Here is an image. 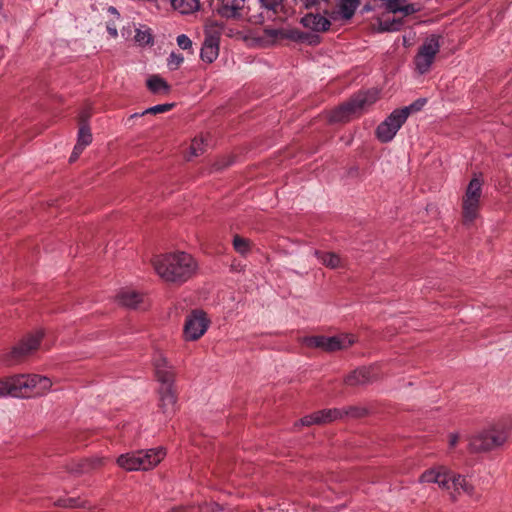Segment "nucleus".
Listing matches in <instances>:
<instances>
[{
  "instance_id": "obj_1",
  "label": "nucleus",
  "mask_w": 512,
  "mask_h": 512,
  "mask_svg": "<svg viewBox=\"0 0 512 512\" xmlns=\"http://www.w3.org/2000/svg\"><path fill=\"white\" fill-rule=\"evenodd\" d=\"M151 262L156 274L167 283L183 284L198 270L196 259L183 251L157 255Z\"/></svg>"
},
{
  "instance_id": "obj_2",
  "label": "nucleus",
  "mask_w": 512,
  "mask_h": 512,
  "mask_svg": "<svg viewBox=\"0 0 512 512\" xmlns=\"http://www.w3.org/2000/svg\"><path fill=\"white\" fill-rule=\"evenodd\" d=\"M420 482L438 484L454 500L462 493L470 497L476 496L474 487L464 476L453 472L445 466H436L426 470L421 475Z\"/></svg>"
},
{
  "instance_id": "obj_3",
  "label": "nucleus",
  "mask_w": 512,
  "mask_h": 512,
  "mask_svg": "<svg viewBox=\"0 0 512 512\" xmlns=\"http://www.w3.org/2000/svg\"><path fill=\"white\" fill-rule=\"evenodd\" d=\"M511 422L500 420L477 432L469 439V447L473 452H484L503 445L511 432Z\"/></svg>"
},
{
  "instance_id": "obj_4",
  "label": "nucleus",
  "mask_w": 512,
  "mask_h": 512,
  "mask_svg": "<svg viewBox=\"0 0 512 512\" xmlns=\"http://www.w3.org/2000/svg\"><path fill=\"white\" fill-rule=\"evenodd\" d=\"M166 456L163 447L129 451L116 458V464L126 472L148 471L156 467Z\"/></svg>"
},
{
  "instance_id": "obj_5",
  "label": "nucleus",
  "mask_w": 512,
  "mask_h": 512,
  "mask_svg": "<svg viewBox=\"0 0 512 512\" xmlns=\"http://www.w3.org/2000/svg\"><path fill=\"white\" fill-rule=\"evenodd\" d=\"M13 397L29 398L47 394L52 388V381L38 374H18L11 376Z\"/></svg>"
},
{
  "instance_id": "obj_6",
  "label": "nucleus",
  "mask_w": 512,
  "mask_h": 512,
  "mask_svg": "<svg viewBox=\"0 0 512 512\" xmlns=\"http://www.w3.org/2000/svg\"><path fill=\"white\" fill-rule=\"evenodd\" d=\"M379 97L377 89L360 92L351 98L350 101L332 111L329 116L331 122H346L354 116L361 114L363 110L374 104Z\"/></svg>"
},
{
  "instance_id": "obj_7",
  "label": "nucleus",
  "mask_w": 512,
  "mask_h": 512,
  "mask_svg": "<svg viewBox=\"0 0 512 512\" xmlns=\"http://www.w3.org/2000/svg\"><path fill=\"white\" fill-rule=\"evenodd\" d=\"M482 195V181L474 177L467 186L462 201V214L464 224H472L478 217L480 198Z\"/></svg>"
},
{
  "instance_id": "obj_8",
  "label": "nucleus",
  "mask_w": 512,
  "mask_h": 512,
  "mask_svg": "<svg viewBox=\"0 0 512 512\" xmlns=\"http://www.w3.org/2000/svg\"><path fill=\"white\" fill-rule=\"evenodd\" d=\"M210 319L203 310L191 311L185 319L183 326V338L185 341H197L208 330L210 326Z\"/></svg>"
},
{
  "instance_id": "obj_9",
  "label": "nucleus",
  "mask_w": 512,
  "mask_h": 512,
  "mask_svg": "<svg viewBox=\"0 0 512 512\" xmlns=\"http://www.w3.org/2000/svg\"><path fill=\"white\" fill-rule=\"evenodd\" d=\"M42 338L43 332L41 330L28 335L19 343V345L15 346L11 352L4 356L3 362L8 366L15 365L21 359L36 351Z\"/></svg>"
},
{
  "instance_id": "obj_10",
  "label": "nucleus",
  "mask_w": 512,
  "mask_h": 512,
  "mask_svg": "<svg viewBox=\"0 0 512 512\" xmlns=\"http://www.w3.org/2000/svg\"><path fill=\"white\" fill-rule=\"evenodd\" d=\"M439 50V36L431 35L425 39L424 43L420 46L414 60L416 69L419 73L424 74L430 69Z\"/></svg>"
},
{
  "instance_id": "obj_11",
  "label": "nucleus",
  "mask_w": 512,
  "mask_h": 512,
  "mask_svg": "<svg viewBox=\"0 0 512 512\" xmlns=\"http://www.w3.org/2000/svg\"><path fill=\"white\" fill-rule=\"evenodd\" d=\"M407 120L406 110H394L376 130L377 137L381 142L391 141L404 122Z\"/></svg>"
},
{
  "instance_id": "obj_12",
  "label": "nucleus",
  "mask_w": 512,
  "mask_h": 512,
  "mask_svg": "<svg viewBox=\"0 0 512 512\" xmlns=\"http://www.w3.org/2000/svg\"><path fill=\"white\" fill-rule=\"evenodd\" d=\"M153 365L157 380L164 384H174L175 371L167 358L162 353H156L153 358Z\"/></svg>"
},
{
  "instance_id": "obj_13",
  "label": "nucleus",
  "mask_w": 512,
  "mask_h": 512,
  "mask_svg": "<svg viewBox=\"0 0 512 512\" xmlns=\"http://www.w3.org/2000/svg\"><path fill=\"white\" fill-rule=\"evenodd\" d=\"M379 378L376 366L360 367L349 373L344 382L349 386H358L371 383Z\"/></svg>"
},
{
  "instance_id": "obj_14",
  "label": "nucleus",
  "mask_w": 512,
  "mask_h": 512,
  "mask_svg": "<svg viewBox=\"0 0 512 512\" xmlns=\"http://www.w3.org/2000/svg\"><path fill=\"white\" fill-rule=\"evenodd\" d=\"M159 407L166 415H171L176 411L177 395L174 384L161 385L159 390Z\"/></svg>"
},
{
  "instance_id": "obj_15",
  "label": "nucleus",
  "mask_w": 512,
  "mask_h": 512,
  "mask_svg": "<svg viewBox=\"0 0 512 512\" xmlns=\"http://www.w3.org/2000/svg\"><path fill=\"white\" fill-rule=\"evenodd\" d=\"M211 26H207V34L200 53L201 59L207 63L214 62L219 55V37L210 34Z\"/></svg>"
},
{
  "instance_id": "obj_16",
  "label": "nucleus",
  "mask_w": 512,
  "mask_h": 512,
  "mask_svg": "<svg viewBox=\"0 0 512 512\" xmlns=\"http://www.w3.org/2000/svg\"><path fill=\"white\" fill-rule=\"evenodd\" d=\"M356 342L353 334H339L335 336H325L324 351L335 352L344 350L352 346Z\"/></svg>"
},
{
  "instance_id": "obj_17",
  "label": "nucleus",
  "mask_w": 512,
  "mask_h": 512,
  "mask_svg": "<svg viewBox=\"0 0 512 512\" xmlns=\"http://www.w3.org/2000/svg\"><path fill=\"white\" fill-rule=\"evenodd\" d=\"M218 2L217 11L222 17L237 18L241 15L246 0H218Z\"/></svg>"
},
{
  "instance_id": "obj_18",
  "label": "nucleus",
  "mask_w": 512,
  "mask_h": 512,
  "mask_svg": "<svg viewBox=\"0 0 512 512\" xmlns=\"http://www.w3.org/2000/svg\"><path fill=\"white\" fill-rule=\"evenodd\" d=\"M143 300L142 294L129 288L122 289L117 294L118 303L127 308H137Z\"/></svg>"
},
{
  "instance_id": "obj_19",
  "label": "nucleus",
  "mask_w": 512,
  "mask_h": 512,
  "mask_svg": "<svg viewBox=\"0 0 512 512\" xmlns=\"http://www.w3.org/2000/svg\"><path fill=\"white\" fill-rule=\"evenodd\" d=\"M302 23L304 24V26L314 30V31H326L329 29L330 27V21L325 18L324 16H321V15H313V14H309V15H306L303 19H302Z\"/></svg>"
},
{
  "instance_id": "obj_20",
  "label": "nucleus",
  "mask_w": 512,
  "mask_h": 512,
  "mask_svg": "<svg viewBox=\"0 0 512 512\" xmlns=\"http://www.w3.org/2000/svg\"><path fill=\"white\" fill-rule=\"evenodd\" d=\"M314 255L324 266L330 269L343 267L342 259L340 258L339 255L333 252H321L318 250H314Z\"/></svg>"
},
{
  "instance_id": "obj_21",
  "label": "nucleus",
  "mask_w": 512,
  "mask_h": 512,
  "mask_svg": "<svg viewBox=\"0 0 512 512\" xmlns=\"http://www.w3.org/2000/svg\"><path fill=\"white\" fill-rule=\"evenodd\" d=\"M358 6L359 0H338L337 15L342 19L349 20L353 17Z\"/></svg>"
},
{
  "instance_id": "obj_22",
  "label": "nucleus",
  "mask_w": 512,
  "mask_h": 512,
  "mask_svg": "<svg viewBox=\"0 0 512 512\" xmlns=\"http://www.w3.org/2000/svg\"><path fill=\"white\" fill-rule=\"evenodd\" d=\"M171 7L181 14H191L200 7L199 0H169Z\"/></svg>"
},
{
  "instance_id": "obj_23",
  "label": "nucleus",
  "mask_w": 512,
  "mask_h": 512,
  "mask_svg": "<svg viewBox=\"0 0 512 512\" xmlns=\"http://www.w3.org/2000/svg\"><path fill=\"white\" fill-rule=\"evenodd\" d=\"M147 87L154 94H167L170 90L168 83L158 75H153L147 80Z\"/></svg>"
},
{
  "instance_id": "obj_24",
  "label": "nucleus",
  "mask_w": 512,
  "mask_h": 512,
  "mask_svg": "<svg viewBox=\"0 0 512 512\" xmlns=\"http://www.w3.org/2000/svg\"><path fill=\"white\" fill-rule=\"evenodd\" d=\"M317 413L319 418L318 422L320 424H327L343 418V411L341 408L324 409L317 411Z\"/></svg>"
},
{
  "instance_id": "obj_25",
  "label": "nucleus",
  "mask_w": 512,
  "mask_h": 512,
  "mask_svg": "<svg viewBox=\"0 0 512 512\" xmlns=\"http://www.w3.org/2000/svg\"><path fill=\"white\" fill-rule=\"evenodd\" d=\"M205 138L203 136L195 137L192 140L190 149H189V155L187 157L188 160H191L193 157H197L204 153L205 151Z\"/></svg>"
},
{
  "instance_id": "obj_26",
  "label": "nucleus",
  "mask_w": 512,
  "mask_h": 512,
  "mask_svg": "<svg viewBox=\"0 0 512 512\" xmlns=\"http://www.w3.org/2000/svg\"><path fill=\"white\" fill-rule=\"evenodd\" d=\"M91 142L92 133L90 131V128L86 124L81 125V127L79 128L76 145H78L79 148L85 149Z\"/></svg>"
},
{
  "instance_id": "obj_27",
  "label": "nucleus",
  "mask_w": 512,
  "mask_h": 512,
  "mask_svg": "<svg viewBox=\"0 0 512 512\" xmlns=\"http://www.w3.org/2000/svg\"><path fill=\"white\" fill-rule=\"evenodd\" d=\"M172 107H173V104H159V105H155L153 107L147 108L142 113H134V114H132L130 116V118H135V117L143 116L145 114L165 113V112H168L169 110H171Z\"/></svg>"
},
{
  "instance_id": "obj_28",
  "label": "nucleus",
  "mask_w": 512,
  "mask_h": 512,
  "mask_svg": "<svg viewBox=\"0 0 512 512\" xmlns=\"http://www.w3.org/2000/svg\"><path fill=\"white\" fill-rule=\"evenodd\" d=\"M233 247L241 255H246L250 251V241L239 235L233 238Z\"/></svg>"
},
{
  "instance_id": "obj_29",
  "label": "nucleus",
  "mask_w": 512,
  "mask_h": 512,
  "mask_svg": "<svg viewBox=\"0 0 512 512\" xmlns=\"http://www.w3.org/2000/svg\"><path fill=\"white\" fill-rule=\"evenodd\" d=\"M105 463L104 457L95 456L89 459H85L82 463L81 472H88L91 469H96Z\"/></svg>"
},
{
  "instance_id": "obj_30",
  "label": "nucleus",
  "mask_w": 512,
  "mask_h": 512,
  "mask_svg": "<svg viewBox=\"0 0 512 512\" xmlns=\"http://www.w3.org/2000/svg\"><path fill=\"white\" fill-rule=\"evenodd\" d=\"M134 39L135 42L141 46H145L152 43V34L150 32V29H137Z\"/></svg>"
},
{
  "instance_id": "obj_31",
  "label": "nucleus",
  "mask_w": 512,
  "mask_h": 512,
  "mask_svg": "<svg viewBox=\"0 0 512 512\" xmlns=\"http://www.w3.org/2000/svg\"><path fill=\"white\" fill-rule=\"evenodd\" d=\"M343 411V418L344 417H350V418H360L367 414V410L364 407L360 406H350L341 408Z\"/></svg>"
},
{
  "instance_id": "obj_32",
  "label": "nucleus",
  "mask_w": 512,
  "mask_h": 512,
  "mask_svg": "<svg viewBox=\"0 0 512 512\" xmlns=\"http://www.w3.org/2000/svg\"><path fill=\"white\" fill-rule=\"evenodd\" d=\"M303 344L309 348H320L324 350L325 336H310L303 339Z\"/></svg>"
},
{
  "instance_id": "obj_33",
  "label": "nucleus",
  "mask_w": 512,
  "mask_h": 512,
  "mask_svg": "<svg viewBox=\"0 0 512 512\" xmlns=\"http://www.w3.org/2000/svg\"><path fill=\"white\" fill-rule=\"evenodd\" d=\"M13 397L11 377L0 378V398Z\"/></svg>"
},
{
  "instance_id": "obj_34",
  "label": "nucleus",
  "mask_w": 512,
  "mask_h": 512,
  "mask_svg": "<svg viewBox=\"0 0 512 512\" xmlns=\"http://www.w3.org/2000/svg\"><path fill=\"white\" fill-rule=\"evenodd\" d=\"M183 60L184 58L182 55L171 53L168 57L167 64L171 70H175L181 65Z\"/></svg>"
},
{
  "instance_id": "obj_35",
  "label": "nucleus",
  "mask_w": 512,
  "mask_h": 512,
  "mask_svg": "<svg viewBox=\"0 0 512 512\" xmlns=\"http://www.w3.org/2000/svg\"><path fill=\"white\" fill-rule=\"evenodd\" d=\"M426 103V99L420 98L413 102L411 105L402 108L401 110H406L407 117L411 112L419 111Z\"/></svg>"
},
{
  "instance_id": "obj_36",
  "label": "nucleus",
  "mask_w": 512,
  "mask_h": 512,
  "mask_svg": "<svg viewBox=\"0 0 512 512\" xmlns=\"http://www.w3.org/2000/svg\"><path fill=\"white\" fill-rule=\"evenodd\" d=\"M177 44L183 50H187L192 47V41L185 34H181L177 37Z\"/></svg>"
},
{
  "instance_id": "obj_37",
  "label": "nucleus",
  "mask_w": 512,
  "mask_h": 512,
  "mask_svg": "<svg viewBox=\"0 0 512 512\" xmlns=\"http://www.w3.org/2000/svg\"><path fill=\"white\" fill-rule=\"evenodd\" d=\"M319 418H318V413L315 412L311 415H308V416H305L304 418H302L300 420V424L303 425V426H309V425H313V424H320L318 422Z\"/></svg>"
},
{
  "instance_id": "obj_38",
  "label": "nucleus",
  "mask_w": 512,
  "mask_h": 512,
  "mask_svg": "<svg viewBox=\"0 0 512 512\" xmlns=\"http://www.w3.org/2000/svg\"><path fill=\"white\" fill-rule=\"evenodd\" d=\"M402 21L400 19H393L392 22L385 21L383 23V29L387 31H397L400 29Z\"/></svg>"
},
{
  "instance_id": "obj_39",
  "label": "nucleus",
  "mask_w": 512,
  "mask_h": 512,
  "mask_svg": "<svg viewBox=\"0 0 512 512\" xmlns=\"http://www.w3.org/2000/svg\"><path fill=\"white\" fill-rule=\"evenodd\" d=\"M262 5L271 10H276L277 7L281 4L282 0H260Z\"/></svg>"
},
{
  "instance_id": "obj_40",
  "label": "nucleus",
  "mask_w": 512,
  "mask_h": 512,
  "mask_svg": "<svg viewBox=\"0 0 512 512\" xmlns=\"http://www.w3.org/2000/svg\"><path fill=\"white\" fill-rule=\"evenodd\" d=\"M327 1L328 0H300L302 5L307 9L316 7V6L320 5L321 3H325Z\"/></svg>"
},
{
  "instance_id": "obj_41",
  "label": "nucleus",
  "mask_w": 512,
  "mask_h": 512,
  "mask_svg": "<svg viewBox=\"0 0 512 512\" xmlns=\"http://www.w3.org/2000/svg\"><path fill=\"white\" fill-rule=\"evenodd\" d=\"M83 150L84 148H79L78 145H75L73 152L70 156V162H74L75 160H77L80 154L83 152Z\"/></svg>"
},
{
  "instance_id": "obj_42",
  "label": "nucleus",
  "mask_w": 512,
  "mask_h": 512,
  "mask_svg": "<svg viewBox=\"0 0 512 512\" xmlns=\"http://www.w3.org/2000/svg\"><path fill=\"white\" fill-rule=\"evenodd\" d=\"M459 441L458 434H450L449 435V446L450 448H454Z\"/></svg>"
},
{
  "instance_id": "obj_43",
  "label": "nucleus",
  "mask_w": 512,
  "mask_h": 512,
  "mask_svg": "<svg viewBox=\"0 0 512 512\" xmlns=\"http://www.w3.org/2000/svg\"><path fill=\"white\" fill-rule=\"evenodd\" d=\"M57 505L63 506V507H76L77 503L74 499H69L67 501L58 502Z\"/></svg>"
},
{
  "instance_id": "obj_44",
  "label": "nucleus",
  "mask_w": 512,
  "mask_h": 512,
  "mask_svg": "<svg viewBox=\"0 0 512 512\" xmlns=\"http://www.w3.org/2000/svg\"><path fill=\"white\" fill-rule=\"evenodd\" d=\"M107 30H108L109 34H110L112 37H116V36L118 35V33H117V29H116V27H114V26H110V25H108V26H107Z\"/></svg>"
},
{
  "instance_id": "obj_45",
  "label": "nucleus",
  "mask_w": 512,
  "mask_h": 512,
  "mask_svg": "<svg viewBox=\"0 0 512 512\" xmlns=\"http://www.w3.org/2000/svg\"><path fill=\"white\" fill-rule=\"evenodd\" d=\"M212 509H213V511H218L221 508H220V506L217 503H214V504H212Z\"/></svg>"
},
{
  "instance_id": "obj_46",
  "label": "nucleus",
  "mask_w": 512,
  "mask_h": 512,
  "mask_svg": "<svg viewBox=\"0 0 512 512\" xmlns=\"http://www.w3.org/2000/svg\"><path fill=\"white\" fill-rule=\"evenodd\" d=\"M109 11H111V13L118 14L114 7H110Z\"/></svg>"
}]
</instances>
